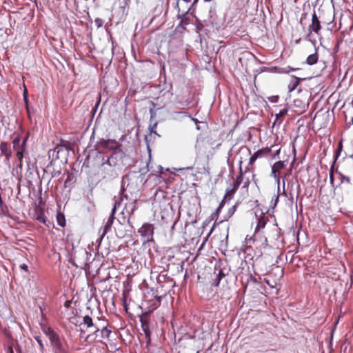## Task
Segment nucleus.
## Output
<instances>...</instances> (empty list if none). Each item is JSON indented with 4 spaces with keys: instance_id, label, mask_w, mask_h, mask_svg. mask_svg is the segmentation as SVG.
<instances>
[{
    "instance_id": "nucleus-1",
    "label": "nucleus",
    "mask_w": 353,
    "mask_h": 353,
    "mask_svg": "<svg viewBox=\"0 0 353 353\" xmlns=\"http://www.w3.org/2000/svg\"><path fill=\"white\" fill-rule=\"evenodd\" d=\"M114 151L118 163L121 162L123 166L130 167L134 163L133 145H130L125 147L124 145L118 144V146Z\"/></svg>"
},
{
    "instance_id": "nucleus-2",
    "label": "nucleus",
    "mask_w": 353,
    "mask_h": 353,
    "mask_svg": "<svg viewBox=\"0 0 353 353\" xmlns=\"http://www.w3.org/2000/svg\"><path fill=\"white\" fill-rule=\"evenodd\" d=\"M69 148L65 144H57L53 149H50L48 152V157L50 160L48 168L53 165L54 162L58 159H61L62 162L63 160L67 161L66 156L68 152Z\"/></svg>"
},
{
    "instance_id": "nucleus-3",
    "label": "nucleus",
    "mask_w": 353,
    "mask_h": 353,
    "mask_svg": "<svg viewBox=\"0 0 353 353\" xmlns=\"http://www.w3.org/2000/svg\"><path fill=\"white\" fill-rule=\"evenodd\" d=\"M130 216L127 214H119V217L117 219V222L119 224L120 227L122 228L115 229L116 236L119 238H123L125 235L126 232H131L133 230L132 223L130 221Z\"/></svg>"
},
{
    "instance_id": "nucleus-4",
    "label": "nucleus",
    "mask_w": 353,
    "mask_h": 353,
    "mask_svg": "<svg viewBox=\"0 0 353 353\" xmlns=\"http://www.w3.org/2000/svg\"><path fill=\"white\" fill-rule=\"evenodd\" d=\"M47 336L49 338L54 353H67L57 332L52 329H49L47 332Z\"/></svg>"
},
{
    "instance_id": "nucleus-5",
    "label": "nucleus",
    "mask_w": 353,
    "mask_h": 353,
    "mask_svg": "<svg viewBox=\"0 0 353 353\" xmlns=\"http://www.w3.org/2000/svg\"><path fill=\"white\" fill-rule=\"evenodd\" d=\"M151 311H145L141 315H139V321L143 332L146 339V344L148 345L151 342V331L150 329L149 318Z\"/></svg>"
},
{
    "instance_id": "nucleus-6",
    "label": "nucleus",
    "mask_w": 353,
    "mask_h": 353,
    "mask_svg": "<svg viewBox=\"0 0 353 353\" xmlns=\"http://www.w3.org/2000/svg\"><path fill=\"white\" fill-rule=\"evenodd\" d=\"M117 146L118 144L113 140L101 139L96 142L94 148L97 152L104 151L110 153L116 150Z\"/></svg>"
},
{
    "instance_id": "nucleus-7",
    "label": "nucleus",
    "mask_w": 353,
    "mask_h": 353,
    "mask_svg": "<svg viewBox=\"0 0 353 353\" xmlns=\"http://www.w3.org/2000/svg\"><path fill=\"white\" fill-rule=\"evenodd\" d=\"M154 225L149 223H145L138 230V232L143 239L144 242H150L153 241Z\"/></svg>"
},
{
    "instance_id": "nucleus-8",
    "label": "nucleus",
    "mask_w": 353,
    "mask_h": 353,
    "mask_svg": "<svg viewBox=\"0 0 353 353\" xmlns=\"http://www.w3.org/2000/svg\"><path fill=\"white\" fill-rule=\"evenodd\" d=\"M44 204L45 203L41 199L35 204L32 218L41 223L47 225L48 219L45 215L44 209L42 207V205Z\"/></svg>"
},
{
    "instance_id": "nucleus-9",
    "label": "nucleus",
    "mask_w": 353,
    "mask_h": 353,
    "mask_svg": "<svg viewBox=\"0 0 353 353\" xmlns=\"http://www.w3.org/2000/svg\"><path fill=\"white\" fill-rule=\"evenodd\" d=\"M97 326L98 330H101L99 338L103 340H109L110 334H112V330L108 321L104 318H101Z\"/></svg>"
},
{
    "instance_id": "nucleus-10",
    "label": "nucleus",
    "mask_w": 353,
    "mask_h": 353,
    "mask_svg": "<svg viewBox=\"0 0 353 353\" xmlns=\"http://www.w3.org/2000/svg\"><path fill=\"white\" fill-rule=\"evenodd\" d=\"M209 24L210 26L216 30H219L223 25L221 18H219L216 12L214 7H211L208 13Z\"/></svg>"
},
{
    "instance_id": "nucleus-11",
    "label": "nucleus",
    "mask_w": 353,
    "mask_h": 353,
    "mask_svg": "<svg viewBox=\"0 0 353 353\" xmlns=\"http://www.w3.org/2000/svg\"><path fill=\"white\" fill-rule=\"evenodd\" d=\"M321 21L319 19V17L316 15L315 10H314L313 14L312 15V23L308 27V33L307 34V37L310 38L312 35V32H314L316 34H319L320 30H321ZM310 40V39H309Z\"/></svg>"
},
{
    "instance_id": "nucleus-12",
    "label": "nucleus",
    "mask_w": 353,
    "mask_h": 353,
    "mask_svg": "<svg viewBox=\"0 0 353 353\" xmlns=\"http://www.w3.org/2000/svg\"><path fill=\"white\" fill-rule=\"evenodd\" d=\"M13 149L16 152L17 157L21 163L24 154L26 153L23 146L19 143V134L17 135L12 141Z\"/></svg>"
},
{
    "instance_id": "nucleus-13",
    "label": "nucleus",
    "mask_w": 353,
    "mask_h": 353,
    "mask_svg": "<svg viewBox=\"0 0 353 353\" xmlns=\"http://www.w3.org/2000/svg\"><path fill=\"white\" fill-rule=\"evenodd\" d=\"M285 165L286 164L285 161H279L272 166L271 176L275 179L278 184H279L280 182V172L285 167Z\"/></svg>"
},
{
    "instance_id": "nucleus-14",
    "label": "nucleus",
    "mask_w": 353,
    "mask_h": 353,
    "mask_svg": "<svg viewBox=\"0 0 353 353\" xmlns=\"http://www.w3.org/2000/svg\"><path fill=\"white\" fill-rule=\"evenodd\" d=\"M137 203L136 199L129 200V201L125 203V206L121 212V214H127L131 217L137 210Z\"/></svg>"
},
{
    "instance_id": "nucleus-15",
    "label": "nucleus",
    "mask_w": 353,
    "mask_h": 353,
    "mask_svg": "<svg viewBox=\"0 0 353 353\" xmlns=\"http://www.w3.org/2000/svg\"><path fill=\"white\" fill-rule=\"evenodd\" d=\"M101 318L98 317L94 321L90 317L89 315H85L83 317V321L81 322L79 324H77V323H74L75 325H79L81 327L82 325L83 327H85L86 328H92L99 323Z\"/></svg>"
},
{
    "instance_id": "nucleus-16",
    "label": "nucleus",
    "mask_w": 353,
    "mask_h": 353,
    "mask_svg": "<svg viewBox=\"0 0 353 353\" xmlns=\"http://www.w3.org/2000/svg\"><path fill=\"white\" fill-rule=\"evenodd\" d=\"M174 8L177 10L176 18L180 20L179 22L181 23V24H183L184 26H188L190 22L189 14H188L185 12H181V8L179 7L178 2H176Z\"/></svg>"
},
{
    "instance_id": "nucleus-17",
    "label": "nucleus",
    "mask_w": 353,
    "mask_h": 353,
    "mask_svg": "<svg viewBox=\"0 0 353 353\" xmlns=\"http://www.w3.org/2000/svg\"><path fill=\"white\" fill-rule=\"evenodd\" d=\"M1 155L4 156L5 163H9L10 157L12 156V150L8 143L3 141L0 144Z\"/></svg>"
},
{
    "instance_id": "nucleus-18",
    "label": "nucleus",
    "mask_w": 353,
    "mask_h": 353,
    "mask_svg": "<svg viewBox=\"0 0 353 353\" xmlns=\"http://www.w3.org/2000/svg\"><path fill=\"white\" fill-rule=\"evenodd\" d=\"M157 123H154L152 125H150V134L145 135L144 140L147 146V149L148 150L149 154H151V149L150 148V142L152 141V134H154L155 136L160 137V135L157 132L156 128H157ZM150 157V155L149 156Z\"/></svg>"
},
{
    "instance_id": "nucleus-19",
    "label": "nucleus",
    "mask_w": 353,
    "mask_h": 353,
    "mask_svg": "<svg viewBox=\"0 0 353 353\" xmlns=\"http://www.w3.org/2000/svg\"><path fill=\"white\" fill-rule=\"evenodd\" d=\"M114 216H115V208H112V210H111V214L104 225L103 231V234L101 235V239H102L105 235V234L111 230V228L114 222V219H115Z\"/></svg>"
},
{
    "instance_id": "nucleus-20",
    "label": "nucleus",
    "mask_w": 353,
    "mask_h": 353,
    "mask_svg": "<svg viewBox=\"0 0 353 353\" xmlns=\"http://www.w3.org/2000/svg\"><path fill=\"white\" fill-rule=\"evenodd\" d=\"M271 152V150L268 148H263L261 150H259L255 152L253 155H252L249 159V164H253L255 161L261 157L268 155Z\"/></svg>"
},
{
    "instance_id": "nucleus-21",
    "label": "nucleus",
    "mask_w": 353,
    "mask_h": 353,
    "mask_svg": "<svg viewBox=\"0 0 353 353\" xmlns=\"http://www.w3.org/2000/svg\"><path fill=\"white\" fill-rule=\"evenodd\" d=\"M125 189L123 186V183H122L121 188L120 190V196L119 198H116V196L114 197V203L113 205L112 208H114L115 207V212H117V208L120 207V205H121L123 199L125 198L126 200L128 199V196L126 194H125Z\"/></svg>"
},
{
    "instance_id": "nucleus-22",
    "label": "nucleus",
    "mask_w": 353,
    "mask_h": 353,
    "mask_svg": "<svg viewBox=\"0 0 353 353\" xmlns=\"http://www.w3.org/2000/svg\"><path fill=\"white\" fill-rule=\"evenodd\" d=\"M288 108L285 105L283 109L280 110L278 113L275 114V121H274L273 125H280L283 122V117H285L288 112Z\"/></svg>"
},
{
    "instance_id": "nucleus-23",
    "label": "nucleus",
    "mask_w": 353,
    "mask_h": 353,
    "mask_svg": "<svg viewBox=\"0 0 353 353\" xmlns=\"http://www.w3.org/2000/svg\"><path fill=\"white\" fill-rule=\"evenodd\" d=\"M256 217L257 218V225L255 228V233H257L260 231L261 229L264 228L267 223V218L264 213L261 212V215L258 217L257 214L256 213Z\"/></svg>"
},
{
    "instance_id": "nucleus-24",
    "label": "nucleus",
    "mask_w": 353,
    "mask_h": 353,
    "mask_svg": "<svg viewBox=\"0 0 353 353\" xmlns=\"http://www.w3.org/2000/svg\"><path fill=\"white\" fill-rule=\"evenodd\" d=\"M242 283L244 286L245 290L248 288L249 285H259V283L256 280L255 277H254L252 274L245 275V281H244L243 278L242 277Z\"/></svg>"
},
{
    "instance_id": "nucleus-25",
    "label": "nucleus",
    "mask_w": 353,
    "mask_h": 353,
    "mask_svg": "<svg viewBox=\"0 0 353 353\" xmlns=\"http://www.w3.org/2000/svg\"><path fill=\"white\" fill-rule=\"evenodd\" d=\"M243 182V172H242V168L241 166H240V173L236 176L235 181L234 182L232 188L230 190L227 191V194L228 193H231V194H234L239 188L240 185Z\"/></svg>"
},
{
    "instance_id": "nucleus-26",
    "label": "nucleus",
    "mask_w": 353,
    "mask_h": 353,
    "mask_svg": "<svg viewBox=\"0 0 353 353\" xmlns=\"http://www.w3.org/2000/svg\"><path fill=\"white\" fill-rule=\"evenodd\" d=\"M110 154V152L101 151V152H97L96 156H95V161L97 162V163L101 166H105V159L107 157H108Z\"/></svg>"
},
{
    "instance_id": "nucleus-27",
    "label": "nucleus",
    "mask_w": 353,
    "mask_h": 353,
    "mask_svg": "<svg viewBox=\"0 0 353 353\" xmlns=\"http://www.w3.org/2000/svg\"><path fill=\"white\" fill-rule=\"evenodd\" d=\"M105 161V165H108L110 168H114L118 164L116 155H114V151L110 153L109 156L106 157Z\"/></svg>"
},
{
    "instance_id": "nucleus-28",
    "label": "nucleus",
    "mask_w": 353,
    "mask_h": 353,
    "mask_svg": "<svg viewBox=\"0 0 353 353\" xmlns=\"http://www.w3.org/2000/svg\"><path fill=\"white\" fill-rule=\"evenodd\" d=\"M304 79H305V78L301 79V78L296 77L295 76H292V79L288 85L289 91L292 92V91L294 90L297 88L299 84L300 83V81L301 80H304Z\"/></svg>"
},
{
    "instance_id": "nucleus-29",
    "label": "nucleus",
    "mask_w": 353,
    "mask_h": 353,
    "mask_svg": "<svg viewBox=\"0 0 353 353\" xmlns=\"http://www.w3.org/2000/svg\"><path fill=\"white\" fill-rule=\"evenodd\" d=\"M94 327V331H92L90 334H88L85 338V340L86 341L90 342V341H94L97 339L99 338V334L98 330V326L96 325Z\"/></svg>"
},
{
    "instance_id": "nucleus-30",
    "label": "nucleus",
    "mask_w": 353,
    "mask_h": 353,
    "mask_svg": "<svg viewBox=\"0 0 353 353\" xmlns=\"http://www.w3.org/2000/svg\"><path fill=\"white\" fill-rule=\"evenodd\" d=\"M195 18H196L195 27H196V32H205V34H207V32H210V29H207L205 28V25H204L203 22L202 21V20L199 19L196 17H195Z\"/></svg>"
},
{
    "instance_id": "nucleus-31",
    "label": "nucleus",
    "mask_w": 353,
    "mask_h": 353,
    "mask_svg": "<svg viewBox=\"0 0 353 353\" xmlns=\"http://www.w3.org/2000/svg\"><path fill=\"white\" fill-rule=\"evenodd\" d=\"M149 172V163L146 165L145 167L141 168L139 169V172L140 173L141 181L146 182L148 179L149 175L146 176L148 172Z\"/></svg>"
},
{
    "instance_id": "nucleus-32",
    "label": "nucleus",
    "mask_w": 353,
    "mask_h": 353,
    "mask_svg": "<svg viewBox=\"0 0 353 353\" xmlns=\"http://www.w3.org/2000/svg\"><path fill=\"white\" fill-rule=\"evenodd\" d=\"M172 114L174 115V119H177V116H180V118L190 117L195 123H199L197 119L192 118L191 115L187 112H174Z\"/></svg>"
},
{
    "instance_id": "nucleus-33",
    "label": "nucleus",
    "mask_w": 353,
    "mask_h": 353,
    "mask_svg": "<svg viewBox=\"0 0 353 353\" xmlns=\"http://www.w3.org/2000/svg\"><path fill=\"white\" fill-rule=\"evenodd\" d=\"M318 61V54L316 52L310 54L305 63L309 65H312L315 64Z\"/></svg>"
},
{
    "instance_id": "nucleus-34",
    "label": "nucleus",
    "mask_w": 353,
    "mask_h": 353,
    "mask_svg": "<svg viewBox=\"0 0 353 353\" xmlns=\"http://www.w3.org/2000/svg\"><path fill=\"white\" fill-rule=\"evenodd\" d=\"M236 210V205H232L228 211L226 215L224 217V219L221 220L220 221V223L224 222V221H226L228 220V219H230V217L232 216V215L235 213Z\"/></svg>"
},
{
    "instance_id": "nucleus-35",
    "label": "nucleus",
    "mask_w": 353,
    "mask_h": 353,
    "mask_svg": "<svg viewBox=\"0 0 353 353\" xmlns=\"http://www.w3.org/2000/svg\"><path fill=\"white\" fill-rule=\"evenodd\" d=\"M57 224L61 227L63 228L65 225V216L61 212H58L57 214Z\"/></svg>"
},
{
    "instance_id": "nucleus-36",
    "label": "nucleus",
    "mask_w": 353,
    "mask_h": 353,
    "mask_svg": "<svg viewBox=\"0 0 353 353\" xmlns=\"http://www.w3.org/2000/svg\"><path fill=\"white\" fill-rule=\"evenodd\" d=\"M336 173L339 174V180H340V184H342L343 183H346L347 184H351V179L343 174V173H341V172L338 171L336 170Z\"/></svg>"
},
{
    "instance_id": "nucleus-37",
    "label": "nucleus",
    "mask_w": 353,
    "mask_h": 353,
    "mask_svg": "<svg viewBox=\"0 0 353 353\" xmlns=\"http://www.w3.org/2000/svg\"><path fill=\"white\" fill-rule=\"evenodd\" d=\"M226 197H227V194H225L223 199L219 203V206L216 209V211L212 214L213 218L215 217V216L217 217L219 216L221 209L223 208V205H225V200Z\"/></svg>"
},
{
    "instance_id": "nucleus-38",
    "label": "nucleus",
    "mask_w": 353,
    "mask_h": 353,
    "mask_svg": "<svg viewBox=\"0 0 353 353\" xmlns=\"http://www.w3.org/2000/svg\"><path fill=\"white\" fill-rule=\"evenodd\" d=\"M342 150H343V144H342V140H341L339 141V143L338 144L337 149L334 152V161H336L339 157L341 155Z\"/></svg>"
},
{
    "instance_id": "nucleus-39",
    "label": "nucleus",
    "mask_w": 353,
    "mask_h": 353,
    "mask_svg": "<svg viewBox=\"0 0 353 353\" xmlns=\"http://www.w3.org/2000/svg\"><path fill=\"white\" fill-rule=\"evenodd\" d=\"M165 196H166V193L165 191L161 190H158L156 191V193L154 195V199L156 200V199H160V198L165 199Z\"/></svg>"
},
{
    "instance_id": "nucleus-40",
    "label": "nucleus",
    "mask_w": 353,
    "mask_h": 353,
    "mask_svg": "<svg viewBox=\"0 0 353 353\" xmlns=\"http://www.w3.org/2000/svg\"><path fill=\"white\" fill-rule=\"evenodd\" d=\"M185 30H186V26H184L183 24H181L180 22L175 28V31L180 34L183 33Z\"/></svg>"
},
{
    "instance_id": "nucleus-41",
    "label": "nucleus",
    "mask_w": 353,
    "mask_h": 353,
    "mask_svg": "<svg viewBox=\"0 0 353 353\" xmlns=\"http://www.w3.org/2000/svg\"><path fill=\"white\" fill-rule=\"evenodd\" d=\"M23 99H24V102H25V104H26V108L29 117H30V109H29V105H28V97H27V90H25V92L23 93Z\"/></svg>"
},
{
    "instance_id": "nucleus-42",
    "label": "nucleus",
    "mask_w": 353,
    "mask_h": 353,
    "mask_svg": "<svg viewBox=\"0 0 353 353\" xmlns=\"http://www.w3.org/2000/svg\"><path fill=\"white\" fill-rule=\"evenodd\" d=\"M103 20L101 18H96L94 19V24L97 28H101L103 25Z\"/></svg>"
},
{
    "instance_id": "nucleus-43",
    "label": "nucleus",
    "mask_w": 353,
    "mask_h": 353,
    "mask_svg": "<svg viewBox=\"0 0 353 353\" xmlns=\"http://www.w3.org/2000/svg\"><path fill=\"white\" fill-rule=\"evenodd\" d=\"M34 339L37 341V343L41 348V350L42 352H43L45 348H44V345L43 343V341H42L41 337L37 336H35Z\"/></svg>"
},
{
    "instance_id": "nucleus-44",
    "label": "nucleus",
    "mask_w": 353,
    "mask_h": 353,
    "mask_svg": "<svg viewBox=\"0 0 353 353\" xmlns=\"http://www.w3.org/2000/svg\"><path fill=\"white\" fill-rule=\"evenodd\" d=\"M329 179H330V185H332V187L334 189H336L338 187V185H335V184H334V175L332 174H329Z\"/></svg>"
},
{
    "instance_id": "nucleus-45",
    "label": "nucleus",
    "mask_w": 353,
    "mask_h": 353,
    "mask_svg": "<svg viewBox=\"0 0 353 353\" xmlns=\"http://www.w3.org/2000/svg\"><path fill=\"white\" fill-rule=\"evenodd\" d=\"M279 96L276 95V96H271L270 97H268V100L270 103H276L279 101Z\"/></svg>"
},
{
    "instance_id": "nucleus-46",
    "label": "nucleus",
    "mask_w": 353,
    "mask_h": 353,
    "mask_svg": "<svg viewBox=\"0 0 353 353\" xmlns=\"http://www.w3.org/2000/svg\"><path fill=\"white\" fill-rule=\"evenodd\" d=\"M154 297H155L157 303H154V305L155 307H157L161 304V302L162 301V296L156 295Z\"/></svg>"
},
{
    "instance_id": "nucleus-47",
    "label": "nucleus",
    "mask_w": 353,
    "mask_h": 353,
    "mask_svg": "<svg viewBox=\"0 0 353 353\" xmlns=\"http://www.w3.org/2000/svg\"><path fill=\"white\" fill-rule=\"evenodd\" d=\"M226 274L224 272V270L219 268L218 274H216V276L219 277L221 279L224 278Z\"/></svg>"
},
{
    "instance_id": "nucleus-48",
    "label": "nucleus",
    "mask_w": 353,
    "mask_h": 353,
    "mask_svg": "<svg viewBox=\"0 0 353 353\" xmlns=\"http://www.w3.org/2000/svg\"><path fill=\"white\" fill-rule=\"evenodd\" d=\"M194 6H193V4L192 3L190 6V7L188 8L187 11H185V12H187L188 14H189L190 15H193V12L195 10Z\"/></svg>"
},
{
    "instance_id": "nucleus-49",
    "label": "nucleus",
    "mask_w": 353,
    "mask_h": 353,
    "mask_svg": "<svg viewBox=\"0 0 353 353\" xmlns=\"http://www.w3.org/2000/svg\"><path fill=\"white\" fill-rule=\"evenodd\" d=\"M26 143L27 141H26V139H21V137L19 135V143L23 146L25 150L27 152Z\"/></svg>"
},
{
    "instance_id": "nucleus-50",
    "label": "nucleus",
    "mask_w": 353,
    "mask_h": 353,
    "mask_svg": "<svg viewBox=\"0 0 353 353\" xmlns=\"http://www.w3.org/2000/svg\"><path fill=\"white\" fill-rule=\"evenodd\" d=\"M221 280L222 279H221L219 277L216 276V278H215V279L213 281V285H214L215 287L219 286V283H220Z\"/></svg>"
},
{
    "instance_id": "nucleus-51",
    "label": "nucleus",
    "mask_w": 353,
    "mask_h": 353,
    "mask_svg": "<svg viewBox=\"0 0 353 353\" xmlns=\"http://www.w3.org/2000/svg\"><path fill=\"white\" fill-rule=\"evenodd\" d=\"M61 174L60 170H53L51 172L52 177L58 176Z\"/></svg>"
},
{
    "instance_id": "nucleus-52",
    "label": "nucleus",
    "mask_w": 353,
    "mask_h": 353,
    "mask_svg": "<svg viewBox=\"0 0 353 353\" xmlns=\"http://www.w3.org/2000/svg\"><path fill=\"white\" fill-rule=\"evenodd\" d=\"M19 268L25 272H28V266L26 263L21 264Z\"/></svg>"
},
{
    "instance_id": "nucleus-53",
    "label": "nucleus",
    "mask_w": 353,
    "mask_h": 353,
    "mask_svg": "<svg viewBox=\"0 0 353 353\" xmlns=\"http://www.w3.org/2000/svg\"><path fill=\"white\" fill-rule=\"evenodd\" d=\"M336 161H334V160L332 162V164L330 167V171H329V174H334V164H335Z\"/></svg>"
},
{
    "instance_id": "nucleus-54",
    "label": "nucleus",
    "mask_w": 353,
    "mask_h": 353,
    "mask_svg": "<svg viewBox=\"0 0 353 353\" xmlns=\"http://www.w3.org/2000/svg\"><path fill=\"white\" fill-rule=\"evenodd\" d=\"M205 25V28H212L211 26H210V24H209V18L208 19H204L202 21Z\"/></svg>"
},
{
    "instance_id": "nucleus-55",
    "label": "nucleus",
    "mask_w": 353,
    "mask_h": 353,
    "mask_svg": "<svg viewBox=\"0 0 353 353\" xmlns=\"http://www.w3.org/2000/svg\"><path fill=\"white\" fill-rule=\"evenodd\" d=\"M150 119H152L156 115L155 110L153 108L150 109Z\"/></svg>"
},
{
    "instance_id": "nucleus-56",
    "label": "nucleus",
    "mask_w": 353,
    "mask_h": 353,
    "mask_svg": "<svg viewBox=\"0 0 353 353\" xmlns=\"http://www.w3.org/2000/svg\"><path fill=\"white\" fill-rule=\"evenodd\" d=\"M29 137H30L29 132H25V136L23 138H21V139H26V141H28V140L29 139Z\"/></svg>"
},
{
    "instance_id": "nucleus-57",
    "label": "nucleus",
    "mask_w": 353,
    "mask_h": 353,
    "mask_svg": "<svg viewBox=\"0 0 353 353\" xmlns=\"http://www.w3.org/2000/svg\"><path fill=\"white\" fill-rule=\"evenodd\" d=\"M85 334V330H83V328H81L80 337L83 338Z\"/></svg>"
},
{
    "instance_id": "nucleus-58",
    "label": "nucleus",
    "mask_w": 353,
    "mask_h": 353,
    "mask_svg": "<svg viewBox=\"0 0 353 353\" xmlns=\"http://www.w3.org/2000/svg\"><path fill=\"white\" fill-rule=\"evenodd\" d=\"M279 153H280V148L276 150L275 154L273 155V158L275 159L276 157H278Z\"/></svg>"
},
{
    "instance_id": "nucleus-59",
    "label": "nucleus",
    "mask_w": 353,
    "mask_h": 353,
    "mask_svg": "<svg viewBox=\"0 0 353 353\" xmlns=\"http://www.w3.org/2000/svg\"><path fill=\"white\" fill-rule=\"evenodd\" d=\"M276 268L280 272V277H281L283 275V270H281L279 266H276Z\"/></svg>"
},
{
    "instance_id": "nucleus-60",
    "label": "nucleus",
    "mask_w": 353,
    "mask_h": 353,
    "mask_svg": "<svg viewBox=\"0 0 353 353\" xmlns=\"http://www.w3.org/2000/svg\"><path fill=\"white\" fill-rule=\"evenodd\" d=\"M249 184H250V181H249V179H248L244 182V185H243V187H244V188H247V187H248Z\"/></svg>"
},
{
    "instance_id": "nucleus-61",
    "label": "nucleus",
    "mask_w": 353,
    "mask_h": 353,
    "mask_svg": "<svg viewBox=\"0 0 353 353\" xmlns=\"http://www.w3.org/2000/svg\"><path fill=\"white\" fill-rule=\"evenodd\" d=\"M158 169H159V173H162L163 172V168L161 165H159L158 166Z\"/></svg>"
},
{
    "instance_id": "nucleus-62",
    "label": "nucleus",
    "mask_w": 353,
    "mask_h": 353,
    "mask_svg": "<svg viewBox=\"0 0 353 353\" xmlns=\"http://www.w3.org/2000/svg\"><path fill=\"white\" fill-rule=\"evenodd\" d=\"M70 176L69 174H68V177H67V179H66V180H65V184H67V183H68V182L70 181Z\"/></svg>"
},
{
    "instance_id": "nucleus-63",
    "label": "nucleus",
    "mask_w": 353,
    "mask_h": 353,
    "mask_svg": "<svg viewBox=\"0 0 353 353\" xmlns=\"http://www.w3.org/2000/svg\"><path fill=\"white\" fill-rule=\"evenodd\" d=\"M199 0H194L192 2L193 6H195L198 3Z\"/></svg>"
},
{
    "instance_id": "nucleus-64",
    "label": "nucleus",
    "mask_w": 353,
    "mask_h": 353,
    "mask_svg": "<svg viewBox=\"0 0 353 353\" xmlns=\"http://www.w3.org/2000/svg\"><path fill=\"white\" fill-rule=\"evenodd\" d=\"M130 0H126L125 1V6H128V2L130 1Z\"/></svg>"
}]
</instances>
